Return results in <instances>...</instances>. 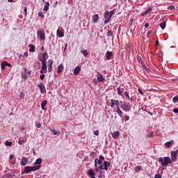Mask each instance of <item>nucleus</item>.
I'll use <instances>...</instances> for the list:
<instances>
[{"mask_svg": "<svg viewBox=\"0 0 178 178\" xmlns=\"http://www.w3.org/2000/svg\"><path fill=\"white\" fill-rule=\"evenodd\" d=\"M159 162H161V166H168L170 163H172V159H170V157L165 156L164 158L160 157L159 159Z\"/></svg>", "mask_w": 178, "mask_h": 178, "instance_id": "obj_1", "label": "nucleus"}, {"mask_svg": "<svg viewBox=\"0 0 178 178\" xmlns=\"http://www.w3.org/2000/svg\"><path fill=\"white\" fill-rule=\"evenodd\" d=\"M47 59H48V53L44 52L38 56V60L42 63H47Z\"/></svg>", "mask_w": 178, "mask_h": 178, "instance_id": "obj_2", "label": "nucleus"}, {"mask_svg": "<svg viewBox=\"0 0 178 178\" xmlns=\"http://www.w3.org/2000/svg\"><path fill=\"white\" fill-rule=\"evenodd\" d=\"M120 108L124 112H130V109H131V107L129 106V103H127V102H124L123 104H121Z\"/></svg>", "mask_w": 178, "mask_h": 178, "instance_id": "obj_3", "label": "nucleus"}, {"mask_svg": "<svg viewBox=\"0 0 178 178\" xmlns=\"http://www.w3.org/2000/svg\"><path fill=\"white\" fill-rule=\"evenodd\" d=\"M104 19H105L104 24H108V23H109L111 19H112V16L108 11H106L104 13Z\"/></svg>", "mask_w": 178, "mask_h": 178, "instance_id": "obj_4", "label": "nucleus"}, {"mask_svg": "<svg viewBox=\"0 0 178 178\" xmlns=\"http://www.w3.org/2000/svg\"><path fill=\"white\" fill-rule=\"evenodd\" d=\"M37 34L41 41H44L45 40V33L44 31L39 30L38 31Z\"/></svg>", "mask_w": 178, "mask_h": 178, "instance_id": "obj_5", "label": "nucleus"}, {"mask_svg": "<svg viewBox=\"0 0 178 178\" xmlns=\"http://www.w3.org/2000/svg\"><path fill=\"white\" fill-rule=\"evenodd\" d=\"M111 106L112 107V108H113L114 106H117V108L118 107H119L120 106V104H119V100H116V99H111Z\"/></svg>", "mask_w": 178, "mask_h": 178, "instance_id": "obj_6", "label": "nucleus"}, {"mask_svg": "<svg viewBox=\"0 0 178 178\" xmlns=\"http://www.w3.org/2000/svg\"><path fill=\"white\" fill-rule=\"evenodd\" d=\"M48 67H47V63H42V69L40 70L41 74L47 73Z\"/></svg>", "mask_w": 178, "mask_h": 178, "instance_id": "obj_7", "label": "nucleus"}, {"mask_svg": "<svg viewBox=\"0 0 178 178\" xmlns=\"http://www.w3.org/2000/svg\"><path fill=\"white\" fill-rule=\"evenodd\" d=\"M52 65H54V60L52 59L48 60V72L49 73H51L52 72Z\"/></svg>", "mask_w": 178, "mask_h": 178, "instance_id": "obj_8", "label": "nucleus"}, {"mask_svg": "<svg viewBox=\"0 0 178 178\" xmlns=\"http://www.w3.org/2000/svg\"><path fill=\"white\" fill-rule=\"evenodd\" d=\"M178 151H173L171 152V159L175 162L177 159Z\"/></svg>", "mask_w": 178, "mask_h": 178, "instance_id": "obj_9", "label": "nucleus"}, {"mask_svg": "<svg viewBox=\"0 0 178 178\" xmlns=\"http://www.w3.org/2000/svg\"><path fill=\"white\" fill-rule=\"evenodd\" d=\"M38 87L40 88V92H42V94H44V92H47V90L45 89V86H44V83H40L38 84Z\"/></svg>", "mask_w": 178, "mask_h": 178, "instance_id": "obj_10", "label": "nucleus"}, {"mask_svg": "<svg viewBox=\"0 0 178 178\" xmlns=\"http://www.w3.org/2000/svg\"><path fill=\"white\" fill-rule=\"evenodd\" d=\"M28 162H29V159H27V158L22 157L21 162H20V165H22V166H26V165H27Z\"/></svg>", "mask_w": 178, "mask_h": 178, "instance_id": "obj_11", "label": "nucleus"}, {"mask_svg": "<svg viewBox=\"0 0 178 178\" xmlns=\"http://www.w3.org/2000/svg\"><path fill=\"white\" fill-rule=\"evenodd\" d=\"M88 176H90L91 178H95V172H94V170L90 169L88 172Z\"/></svg>", "mask_w": 178, "mask_h": 178, "instance_id": "obj_12", "label": "nucleus"}, {"mask_svg": "<svg viewBox=\"0 0 178 178\" xmlns=\"http://www.w3.org/2000/svg\"><path fill=\"white\" fill-rule=\"evenodd\" d=\"M80 72H81V67H80V66H77L75 67V69L74 70V74L75 76H77L79 74V73H80Z\"/></svg>", "mask_w": 178, "mask_h": 178, "instance_id": "obj_13", "label": "nucleus"}, {"mask_svg": "<svg viewBox=\"0 0 178 178\" xmlns=\"http://www.w3.org/2000/svg\"><path fill=\"white\" fill-rule=\"evenodd\" d=\"M97 81H99L100 83H102V81H104V76H102L100 72H97Z\"/></svg>", "mask_w": 178, "mask_h": 178, "instance_id": "obj_14", "label": "nucleus"}, {"mask_svg": "<svg viewBox=\"0 0 178 178\" xmlns=\"http://www.w3.org/2000/svg\"><path fill=\"white\" fill-rule=\"evenodd\" d=\"M29 172H32V168L30 166H26L22 171V173H29Z\"/></svg>", "mask_w": 178, "mask_h": 178, "instance_id": "obj_15", "label": "nucleus"}, {"mask_svg": "<svg viewBox=\"0 0 178 178\" xmlns=\"http://www.w3.org/2000/svg\"><path fill=\"white\" fill-rule=\"evenodd\" d=\"M115 112L118 113L120 118H123V112L120 110V107H117Z\"/></svg>", "mask_w": 178, "mask_h": 178, "instance_id": "obj_16", "label": "nucleus"}, {"mask_svg": "<svg viewBox=\"0 0 178 178\" xmlns=\"http://www.w3.org/2000/svg\"><path fill=\"white\" fill-rule=\"evenodd\" d=\"M106 59H108V60H109L111 59V58H112L113 56V53H112V51H106Z\"/></svg>", "mask_w": 178, "mask_h": 178, "instance_id": "obj_17", "label": "nucleus"}, {"mask_svg": "<svg viewBox=\"0 0 178 178\" xmlns=\"http://www.w3.org/2000/svg\"><path fill=\"white\" fill-rule=\"evenodd\" d=\"M47 104H48V102H47V100H44L42 102L41 108H42V111H45L47 109L46 108Z\"/></svg>", "mask_w": 178, "mask_h": 178, "instance_id": "obj_18", "label": "nucleus"}, {"mask_svg": "<svg viewBox=\"0 0 178 178\" xmlns=\"http://www.w3.org/2000/svg\"><path fill=\"white\" fill-rule=\"evenodd\" d=\"M175 144V140H171L170 141L166 142L165 143V147H167V148H169V147H172V145H173Z\"/></svg>", "mask_w": 178, "mask_h": 178, "instance_id": "obj_19", "label": "nucleus"}, {"mask_svg": "<svg viewBox=\"0 0 178 178\" xmlns=\"http://www.w3.org/2000/svg\"><path fill=\"white\" fill-rule=\"evenodd\" d=\"M104 170H108L109 169V166H111V163L109 161H104Z\"/></svg>", "mask_w": 178, "mask_h": 178, "instance_id": "obj_20", "label": "nucleus"}, {"mask_svg": "<svg viewBox=\"0 0 178 178\" xmlns=\"http://www.w3.org/2000/svg\"><path fill=\"white\" fill-rule=\"evenodd\" d=\"M63 64L60 63L58 67L57 73H62V72H63Z\"/></svg>", "mask_w": 178, "mask_h": 178, "instance_id": "obj_21", "label": "nucleus"}, {"mask_svg": "<svg viewBox=\"0 0 178 178\" xmlns=\"http://www.w3.org/2000/svg\"><path fill=\"white\" fill-rule=\"evenodd\" d=\"M120 136V132H119V131H114L112 134L113 138H118V137H119Z\"/></svg>", "mask_w": 178, "mask_h": 178, "instance_id": "obj_22", "label": "nucleus"}, {"mask_svg": "<svg viewBox=\"0 0 178 178\" xmlns=\"http://www.w3.org/2000/svg\"><path fill=\"white\" fill-rule=\"evenodd\" d=\"M43 10H44V12H48V10H49V2L48 1L45 2V5L44 6Z\"/></svg>", "mask_w": 178, "mask_h": 178, "instance_id": "obj_23", "label": "nucleus"}, {"mask_svg": "<svg viewBox=\"0 0 178 178\" xmlns=\"http://www.w3.org/2000/svg\"><path fill=\"white\" fill-rule=\"evenodd\" d=\"M27 142V138H22V139H19L18 140V144L19 145H23V144H24V143Z\"/></svg>", "mask_w": 178, "mask_h": 178, "instance_id": "obj_24", "label": "nucleus"}, {"mask_svg": "<svg viewBox=\"0 0 178 178\" xmlns=\"http://www.w3.org/2000/svg\"><path fill=\"white\" fill-rule=\"evenodd\" d=\"M57 35L59 38H62V37H65V33L60 30H57Z\"/></svg>", "mask_w": 178, "mask_h": 178, "instance_id": "obj_25", "label": "nucleus"}, {"mask_svg": "<svg viewBox=\"0 0 178 178\" xmlns=\"http://www.w3.org/2000/svg\"><path fill=\"white\" fill-rule=\"evenodd\" d=\"M29 52H35V46L34 44H29Z\"/></svg>", "mask_w": 178, "mask_h": 178, "instance_id": "obj_26", "label": "nucleus"}, {"mask_svg": "<svg viewBox=\"0 0 178 178\" xmlns=\"http://www.w3.org/2000/svg\"><path fill=\"white\" fill-rule=\"evenodd\" d=\"M99 20V17L98 16V14H96L93 16V22L94 23H98V21Z\"/></svg>", "mask_w": 178, "mask_h": 178, "instance_id": "obj_27", "label": "nucleus"}, {"mask_svg": "<svg viewBox=\"0 0 178 178\" xmlns=\"http://www.w3.org/2000/svg\"><path fill=\"white\" fill-rule=\"evenodd\" d=\"M40 168H41V165H33L31 167L32 171L33 170V172H35V170H38V169H40Z\"/></svg>", "mask_w": 178, "mask_h": 178, "instance_id": "obj_28", "label": "nucleus"}, {"mask_svg": "<svg viewBox=\"0 0 178 178\" xmlns=\"http://www.w3.org/2000/svg\"><path fill=\"white\" fill-rule=\"evenodd\" d=\"M51 131H52L54 136H59V134H60V131H56L55 129H51Z\"/></svg>", "mask_w": 178, "mask_h": 178, "instance_id": "obj_29", "label": "nucleus"}, {"mask_svg": "<svg viewBox=\"0 0 178 178\" xmlns=\"http://www.w3.org/2000/svg\"><path fill=\"white\" fill-rule=\"evenodd\" d=\"M40 163H42V159H41V158H39L35 161V165H40Z\"/></svg>", "mask_w": 178, "mask_h": 178, "instance_id": "obj_30", "label": "nucleus"}, {"mask_svg": "<svg viewBox=\"0 0 178 178\" xmlns=\"http://www.w3.org/2000/svg\"><path fill=\"white\" fill-rule=\"evenodd\" d=\"M160 27L162 29V30H165V27H166V22H163L160 24Z\"/></svg>", "mask_w": 178, "mask_h": 178, "instance_id": "obj_31", "label": "nucleus"}, {"mask_svg": "<svg viewBox=\"0 0 178 178\" xmlns=\"http://www.w3.org/2000/svg\"><path fill=\"white\" fill-rule=\"evenodd\" d=\"M152 10L151 8L147 9L144 13H143V16H144V15H148V13H151Z\"/></svg>", "mask_w": 178, "mask_h": 178, "instance_id": "obj_32", "label": "nucleus"}, {"mask_svg": "<svg viewBox=\"0 0 178 178\" xmlns=\"http://www.w3.org/2000/svg\"><path fill=\"white\" fill-rule=\"evenodd\" d=\"M81 54H83L85 58L87 56V55H88V52H87V50H81Z\"/></svg>", "mask_w": 178, "mask_h": 178, "instance_id": "obj_33", "label": "nucleus"}, {"mask_svg": "<svg viewBox=\"0 0 178 178\" xmlns=\"http://www.w3.org/2000/svg\"><path fill=\"white\" fill-rule=\"evenodd\" d=\"M13 143L12 141H6L5 143V145H6L7 147H12Z\"/></svg>", "mask_w": 178, "mask_h": 178, "instance_id": "obj_34", "label": "nucleus"}, {"mask_svg": "<svg viewBox=\"0 0 178 178\" xmlns=\"http://www.w3.org/2000/svg\"><path fill=\"white\" fill-rule=\"evenodd\" d=\"M107 37H113V32L112 31H108L107 33Z\"/></svg>", "mask_w": 178, "mask_h": 178, "instance_id": "obj_35", "label": "nucleus"}, {"mask_svg": "<svg viewBox=\"0 0 178 178\" xmlns=\"http://www.w3.org/2000/svg\"><path fill=\"white\" fill-rule=\"evenodd\" d=\"M6 66V61H3L1 63V69L2 70H5V67Z\"/></svg>", "mask_w": 178, "mask_h": 178, "instance_id": "obj_36", "label": "nucleus"}, {"mask_svg": "<svg viewBox=\"0 0 178 178\" xmlns=\"http://www.w3.org/2000/svg\"><path fill=\"white\" fill-rule=\"evenodd\" d=\"M172 102L176 104V102H178V96H175L172 98Z\"/></svg>", "mask_w": 178, "mask_h": 178, "instance_id": "obj_37", "label": "nucleus"}, {"mask_svg": "<svg viewBox=\"0 0 178 178\" xmlns=\"http://www.w3.org/2000/svg\"><path fill=\"white\" fill-rule=\"evenodd\" d=\"M140 170H141V166H140V165H137V166L135 168V171H136V172H140Z\"/></svg>", "mask_w": 178, "mask_h": 178, "instance_id": "obj_38", "label": "nucleus"}, {"mask_svg": "<svg viewBox=\"0 0 178 178\" xmlns=\"http://www.w3.org/2000/svg\"><path fill=\"white\" fill-rule=\"evenodd\" d=\"M124 95H126V97L128 98V99L131 101L132 99L130 98V96L129 95V92H127V91L124 92Z\"/></svg>", "mask_w": 178, "mask_h": 178, "instance_id": "obj_39", "label": "nucleus"}, {"mask_svg": "<svg viewBox=\"0 0 178 178\" xmlns=\"http://www.w3.org/2000/svg\"><path fill=\"white\" fill-rule=\"evenodd\" d=\"M102 169H104V165H101L98 168H96V170H97V172H98V170H102Z\"/></svg>", "mask_w": 178, "mask_h": 178, "instance_id": "obj_40", "label": "nucleus"}, {"mask_svg": "<svg viewBox=\"0 0 178 178\" xmlns=\"http://www.w3.org/2000/svg\"><path fill=\"white\" fill-rule=\"evenodd\" d=\"M24 98V94L23 92H21L19 94V99H23Z\"/></svg>", "mask_w": 178, "mask_h": 178, "instance_id": "obj_41", "label": "nucleus"}, {"mask_svg": "<svg viewBox=\"0 0 178 178\" xmlns=\"http://www.w3.org/2000/svg\"><path fill=\"white\" fill-rule=\"evenodd\" d=\"M108 13H110V16H112L113 15H115V10L108 11Z\"/></svg>", "mask_w": 178, "mask_h": 178, "instance_id": "obj_42", "label": "nucleus"}, {"mask_svg": "<svg viewBox=\"0 0 178 178\" xmlns=\"http://www.w3.org/2000/svg\"><path fill=\"white\" fill-rule=\"evenodd\" d=\"M118 95H122V91H120V87L117 88Z\"/></svg>", "mask_w": 178, "mask_h": 178, "instance_id": "obj_43", "label": "nucleus"}, {"mask_svg": "<svg viewBox=\"0 0 178 178\" xmlns=\"http://www.w3.org/2000/svg\"><path fill=\"white\" fill-rule=\"evenodd\" d=\"M94 134H95V136H99V131H98V130L95 131Z\"/></svg>", "mask_w": 178, "mask_h": 178, "instance_id": "obj_44", "label": "nucleus"}, {"mask_svg": "<svg viewBox=\"0 0 178 178\" xmlns=\"http://www.w3.org/2000/svg\"><path fill=\"white\" fill-rule=\"evenodd\" d=\"M104 159H105V157H104V156L101 155V156H99V160L104 161Z\"/></svg>", "mask_w": 178, "mask_h": 178, "instance_id": "obj_45", "label": "nucleus"}, {"mask_svg": "<svg viewBox=\"0 0 178 178\" xmlns=\"http://www.w3.org/2000/svg\"><path fill=\"white\" fill-rule=\"evenodd\" d=\"M38 16H39V17L43 18L44 17V14H42V13H41V12H39L38 13Z\"/></svg>", "mask_w": 178, "mask_h": 178, "instance_id": "obj_46", "label": "nucleus"}, {"mask_svg": "<svg viewBox=\"0 0 178 178\" xmlns=\"http://www.w3.org/2000/svg\"><path fill=\"white\" fill-rule=\"evenodd\" d=\"M168 9H170V10H175V6H170L168 7Z\"/></svg>", "mask_w": 178, "mask_h": 178, "instance_id": "obj_47", "label": "nucleus"}, {"mask_svg": "<svg viewBox=\"0 0 178 178\" xmlns=\"http://www.w3.org/2000/svg\"><path fill=\"white\" fill-rule=\"evenodd\" d=\"M154 178H162V176H161V174H156V175L154 176Z\"/></svg>", "mask_w": 178, "mask_h": 178, "instance_id": "obj_48", "label": "nucleus"}, {"mask_svg": "<svg viewBox=\"0 0 178 178\" xmlns=\"http://www.w3.org/2000/svg\"><path fill=\"white\" fill-rule=\"evenodd\" d=\"M97 162L98 165H102V160H99L97 159Z\"/></svg>", "mask_w": 178, "mask_h": 178, "instance_id": "obj_49", "label": "nucleus"}, {"mask_svg": "<svg viewBox=\"0 0 178 178\" xmlns=\"http://www.w3.org/2000/svg\"><path fill=\"white\" fill-rule=\"evenodd\" d=\"M44 79H45V74H42L40 75V80H44Z\"/></svg>", "mask_w": 178, "mask_h": 178, "instance_id": "obj_50", "label": "nucleus"}, {"mask_svg": "<svg viewBox=\"0 0 178 178\" xmlns=\"http://www.w3.org/2000/svg\"><path fill=\"white\" fill-rule=\"evenodd\" d=\"M23 56L27 58L29 56V53H27V51L24 52Z\"/></svg>", "mask_w": 178, "mask_h": 178, "instance_id": "obj_51", "label": "nucleus"}, {"mask_svg": "<svg viewBox=\"0 0 178 178\" xmlns=\"http://www.w3.org/2000/svg\"><path fill=\"white\" fill-rule=\"evenodd\" d=\"M95 155V152H92L91 153H90V156H91V158H94V156Z\"/></svg>", "mask_w": 178, "mask_h": 178, "instance_id": "obj_52", "label": "nucleus"}, {"mask_svg": "<svg viewBox=\"0 0 178 178\" xmlns=\"http://www.w3.org/2000/svg\"><path fill=\"white\" fill-rule=\"evenodd\" d=\"M6 65L8 66V67H12V65L10 63H8V62H6Z\"/></svg>", "mask_w": 178, "mask_h": 178, "instance_id": "obj_53", "label": "nucleus"}, {"mask_svg": "<svg viewBox=\"0 0 178 178\" xmlns=\"http://www.w3.org/2000/svg\"><path fill=\"white\" fill-rule=\"evenodd\" d=\"M36 127H38V129H40L41 127V123L38 122L37 124H36Z\"/></svg>", "mask_w": 178, "mask_h": 178, "instance_id": "obj_54", "label": "nucleus"}, {"mask_svg": "<svg viewBox=\"0 0 178 178\" xmlns=\"http://www.w3.org/2000/svg\"><path fill=\"white\" fill-rule=\"evenodd\" d=\"M173 112L174 113H178V108H174Z\"/></svg>", "mask_w": 178, "mask_h": 178, "instance_id": "obj_55", "label": "nucleus"}, {"mask_svg": "<svg viewBox=\"0 0 178 178\" xmlns=\"http://www.w3.org/2000/svg\"><path fill=\"white\" fill-rule=\"evenodd\" d=\"M151 34H152V31H149L147 32V37H149V35H151Z\"/></svg>", "mask_w": 178, "mask_h": 178, "instance_id": "obj_56", "label": "nucleus"}, {"mask_svg": "<svg viewBox=\"0 0 178 178\" xmlns=\"http://www.w3.org/2000/svg\"><path fill=\"white\" fill-rule=\"evenodd\" d=\"M97 161H98V159H95V167L96 168V169H97Z\"/></svg>", "mask_w": 178, "mask_h": 178, "instance_id": "obj_57", "label": "nucleus"}, {"mask_svg": "<svg viewBox=\"0 0 178 178\" xmlns=\"http://www.w3.org/2000/svg\"><path fill=\"white\" fill-rule=\"evenodd\" d=\"M24 10L25 12V15H27V7H24Z\"/></svg>", "mask_w": 178, "mask_h": 178, "instance_id": "obj_58", "label": "nucleus"}, {"mask_svg": "<svg viewBox=\"0 0 178 178\" xmlns=\"http://www.w3.org/2000/svg\"><path fill=\"white\" fill-rule=\"evenodd\" d=\"M138 92H140V94H141V95H144V92H143V91H141V90L138 89Z\"/></svg>", "mask_w": 178, "mask_h": 178, "instance_id": "obj_59", "label": "nucleus"}, {"mask_svg": "<svg viewBox=\"0 0 178 178\" xmlns=\"http://www.w3.org/2000/svg\"><path fill=\"white\" fill-rule=\"evenodd\" d=\"M148 27H149V25L148 24V23H146V24H145V29H148Z\"/></svg>", "mask_w": 178, "mask_h": 178, "instance_id": "obj_60", "label": "nucleus"}, {"mask_svg": "<svg viewBox=\"0 0 178 178\" xmlns=\"http://www.w3.org/2000/svg\"><path fill=\"white\" fill-rule=\"evenodd\" d=\"M15 158V156L13 154L10 155V159H13Z\"/></svg>", "mask_w": 178, "mask_h": 178, "instance_id": "obj_61", "label": "nucleus"}, {"mask_svg": "<svg viewBox=\"0 0 178 178\" xmlns=\"http://www.w3.org/2000/svg\"><path fill=\"white\" fill-rule=\"evenodd\" d=\"M130 119V117L129 115L126 116V120H129Z\"/></svg>", "mask_w": 178, "mask_h": 178, "instance_id": "obj_62", "label": "nucleus"}, {"mask_svg": "<svg viewBox=\"0 0 178 178\" xmlns=\"http://www.w3.org/2000/svg\"><path fill=\"white\" fill-rule=\"evenodd\" d=\"M156 45H159V41L156 42Z\"/></svg>", "mask_w": 178, "mask_h": 178, "instance_id": "obj_63", "label": "nucleus"}, {"mask_svg": "<svg viewBox=\"0 0 178 178\" xmlns=\"http://www.w3.org/2000/svg\"><path fill=\"white\" fill-rule=\"evenodd\" d=\"M8 2H13V0H8Z\"/></svg>", "mask_w": 178, "mask_h": 178, "instance_id": "obj_64", "label": "nucleus"}]
</instances>
